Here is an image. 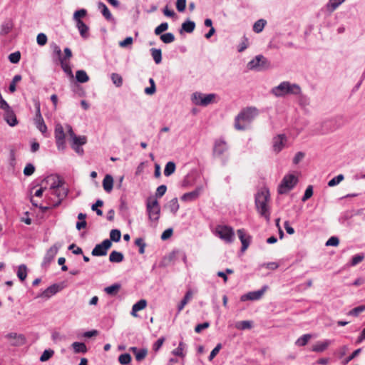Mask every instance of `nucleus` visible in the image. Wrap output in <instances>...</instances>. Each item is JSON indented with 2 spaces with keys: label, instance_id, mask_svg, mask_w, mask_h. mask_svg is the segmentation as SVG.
<instances>
[{
  "label": "nucleus",
  "instance_id": "obj_1",
  "mask_svg": "<svg viewBox=\"0 0 365 365\" xmlns=\"http://www.w3.org/2000/svg\"><path fill=\"white\" fill-rule=\"evenodd\" d=\"M259 115L255 107H247L241 110L235 118L234 127L237 130H245L253 120Z\"/></svg>",
  "mask_w": 365,
  "mask_h": 365
},
{
  "label": "nucleus",
  "instance_id": "obj_2",
  "mask_svg": "<svg viewBox=\"0 0 365 365\" xmlns=\"http://www.w3.org/2000/svg\"><path fill=\"white\" fill-rule=\"evenodd\" d=\"M270 194L269 190L263 188L255 195V207L260 216L264 217L267 222L270 220V207L269 202Z\"/></svg>",
  "mask_w": 365,
  "mask_h": 365
},
{
  "label": "nucleus",
  "instance_id": "obj_3",
  "mask_svg": "<svg viewBox=\"0 0 365 365\" xmlns=\"http://www.w3.org/2000/svg\"><path fill=\"white\" fill-rule=\"evenodd\" d=\"M271 93L276 97H284L287 95L298 96L302 94V88L297 83H292L289 81H282L277 86L271 90Z\"/></svg>",
  "mask_w": 365,
  "mask_h": 365
},
{
  "label": "nucleus",
  "instance_id": "obj_4",
  "mask_svg": "<svg viewBox=\"0 0 365 365\" xmlns=\"http://www.w3.org/2000/svg\"><path fill=\"white\" fill-rule=\"evenodd\" d=\"M146 212L150 222L158 223L160 217V206L157 199L150 196L146 200Z\"/></svg>",
  "mask_w": 365,
  "mask_h": 365
},
{
  "label": "nucleus",
  "instance_id": "obj_5",
  "mask_svg": "<svg viewBox=\"0 0 365 365\" xmlns=\"http://www.w3.org/2000/svg\"><path fill=\"white\" fill-rule=\"evenodd\" d=\"M297 178L294 175H286L278 186V193L280 195L287 193L289 191L294 188V187L297 183Z\"/></svg>",
  "mask_w": 365,
  "mask_h": 365
},
{
  "label": "nucleus",
  "instance_id": "obj_6",
  "mask_svg": "<svg viewBox=\"0 0 365 365\" xmlns=\"http://www.w3.org/2000/svg\"><path fill=\"white\" fill-rule=\"evenodd\" d=\"M216 96L215 93L205 95L202 93L195 92L192 96V101L197 106H207L214 103Z\"/></svg>",
  "mask_w": 365,
  "mask_h": 365
},
{
  "label": "nucleus",
  "instance_id": "obj_7",
  "mask_svg": "<svg viewBox=\"0 0 365 365\" xmlns=\"http://www.w3.org/2000/svg\"><path fill=\"white\" fill-rule=\"evenodd\" d=\"M269 63L267 59L262 55H258L247 63V68L250 70H256L258 71L268 68Z\"/></svg>",
  "mask_w": 365,
  "mask_h": 365
},
{
  "label": "nucleus",
  "instance_id": "obj_8",
  "mask_svg": "<svg viewBox=\"0 0 365 365\" xmlns=\"http://www.w3.org/2000/svg\"><path fill=\"white\" fill-rule=\"evenodd\" d=\"M216 233L219 237L227 243H231L235 237L234 230L232 227L227 225H218L216 227Z\"/></svg>",
  "mask_w": 365,
  "mask_h": 365
},
{
  "label": "nucleus",
  "instance_id": "obj_9",
  "mask_svg": "<svg viewBox=\"0 0 365 365\" xmlns=\"http://www.w3.org/2000/svg\"><path fill=\"white\" fill-rule=\"evenodd\" d=\"M112 242L108 239L104 240L101 243L95 246L91 252V255L96 257L105 256L108 250L110 248Z\"/></svg>",
  "mask_w": 365,
  "mask_h": 365
},
{
  "label": "nucleus",
  "instance_id": "obj_10",
  "mask_svg": "<svg viewBox=\"0 0 365 365\" xmlns=\"http://www.w3.org/2000/svg\"><path fill=\"white\" fill-rule=\"evenodd\" d=\"M54 135L57 148L59 150H63L66 148L65 133L63 128L61 124L56 125Z\"/></svg>",
  "mask_w": 365,
  "mask_h": 365
},
{
  "label": "nucleus",
  "instance_id": "obj_11",
  "mask_svg": "<svg viewBox=\"0 0 365 365\" xmlns=\"http://www.w3.org/2000/svg\"><path fill=\"white\" fill-rule=\"evenodd\" d=\"M228 149L226 141L223 139H217L215 140L212 149V155L214 158L222 156Z\"/></svg>",
  "mask_w": 365,
  "mask_h": 365
},
{
  "label": "nucleus",
  "instance_id": "obj_12",
  "mask_svg": "<svg viewBox=\"0 0 365 365\" xmlns=\"http://www.w3.org/2000/svg\"><path fill=\"white\" fill-rule=\"evenodd\" d=\"M59 246L54 245L47 250L42 262V267H46L50 264V263L53 260L55 256L56 255Z\"/></svg>",
  "mask_w": 365,
  "mask_h": 365
},
{
  "label": "nucleus",
  "instance_id": "obj_13",
  "mask_svg": "<svg viewBox=\"0 0 365 365\" xmlns=\"http://www.w3.org/2000/svg\"><path fill=\"white\" fill-rule=\"evenodd\" d=\"M239 239L242 243L241 251L245 252L251 242L252 237L245 232L244 229H240L237 231Z\"/></svg>",
  "mask_w": 365,
  "mask_h": 365
},
{
  "label": "nucleus",
  "instance_id": "obj_14",
  "mask_svg": "<svg viewBox=\"0 0 365 365\" xmlns=\"http://www.w3.org/2000/svg\"><path fill=\"white\" fill-rule=\"evenodd\" d=\"M203 188L202 186L196 187L194 190L186 192L181 197V200L184 202H192L197 200L201 193L202 192Z\"/></svg>",
  "mask_w": 365,
  "mask_h": 365
},
{
  "label": "nucleus",
  "instance_id": "obj_15",
  "mask_svg": "<svg viewBox=\"0 0 365 365\" xmlns=\"http://www.w3.org/2000/svg\"><path fill=\"white\" fill-rule=\"evenodd\" d=\"M266 289H267V287L264 286L261 289H259L257 291L248 292L247 294H244L241 297V301L258 300L262 297V295L264 294Z\"/></svg>",
  "mask_w": 365,
  "mask_h": 365
},
{
  "label": "nucleus",
  "instance_id": "obj_16",
  "mask_svg": "<svg viewBox=\"0 0 365 365\" xmlns=\"http://www.w3.org/2000/svg\"><path fill=\"white\" fill-rule=\"evenodd\" d=\"M287 141V137L284 134H279L273 138V149L276 153H279Z\"/></svg>",
  "mask_w": 365,
  "mask_h": 365
},
{
  "label": "nucleus",
  "instance_id": "obj_17",
  "mask_svg": "<svg viewBox=\"0 0 365 365\" xmlns=\"http://www.w3.org/2000/svg\"><path fill=\"white\" fill-rule=\"evenodd\" d=\"M6 338L10 341L13 346H21L25 344L26 339L22 334H17L16 333H10L6 334Z\"/></svg>",
  "mask_w": 365,
  "mask_h": 365
},
{
  "label": "nucleus",
  "instance_id": "obj_18",
  "mask_svg": "<svg viewBox=\"0 0 365 365\" xmlns=\"http://www.w3.org/2000/svg\"><path fill=\"white\" fill-rule=\"evenodd\" d=\"M68 192V189L62 186L51 192V195H55L58 198V201L53 204L54 207H57L61 203L62 200L67 196Z\"/></svg>",
  "mask_w": 365,
  "mask_h": 365
},
{
  "label": "nucleus",
  "instance_id": "obj_19",
  "mask_svg": "<svg viewBox=\"0 0 365 365\" xmlns=\"http://www.w3.org/2000/svg\"><path fill=\"white\" fill-rule=\"evenodd\" d=\"M63 289L60 284H53L46 289L41 294V297L45 298H50L51 296L56 294Z\"/></svg>",
  "mask_w": 365,
  "mask_h": 365
},
{
  "label": "nucleus",
  "instance_id": "obj_20",
  "mask_svg": "<svg viewBox=\"0 0 365 365\" xmlns=\"http://www.w3.org/2000/svg\"><path fill=\"white\" fill-rule=\"evenodd\" d=\"M5 111L4 119L10 126H15L17 125L18 121L14 112L11 107L8 109H3Z\"/></svg>",
  "mask_w": 365,
  "mask_h": 365
},
{
  "label": "nucleus",
  "instance_id": "obj_21",
  "mask_svg": "<svg viewBox=\"0 0 365 365\" xmlns=\"http://www.w3.org/2000/svg\"><path fill=\"white\" fill-rule=\"evenodd\" d=\"M51 48L53 51V61L55 63H58V62L65 59V58H63L62 56V52L61 48L55 43H53L51 45Z\"/></svg>",
  "mask_w": 365,
  "mask_h": 365
},
{
  "label": "nucleus",
  "instance_id": "obj_22",
  "mask_svg": "<svg viewBox=\"0 0 365 365\" xmlns=\"http://www.w3.org/2000/svg\"><path fill=\"white\" fill-rule=\"evenodd\" d=\"M129 350L135 355V359L138 361H143L145 358L148 353L146 349H138L135 346L130 347Z\"/></svg>",
  "mask_w": 365,
  "mask_h": 365
},
{
  "label": "nucleus",
  "instance_id": "obj_23",
  "mask_svg": "<svg viewBox=\"0 0 365 365\" xmlns=\"http://www.w3.org/2000/svg\"><path fill=\"white\" fill-rule=\"evenodd\" d=\"M76 27L78 29L80 35L83 38H88L89 28L82 20H78V23H76Z\"/></svg>",
  "mask_w": 365,
  "mask_h": 365
},
{
  "label": "nucleus",
  "instance_id": "obj_24",
  "mask_svg": "<svg viewBox=\"0 0 365 365\" xmlns=\"http://www.w3.org/2000/svg\"><path fill=\"white\" fill-rule=\"evenodd\" d=\"M103 187L106 192H110L113 187V178L110 175H106L103 180Z\"/></svg>",
  "mask_w": 365,
  "mask_h": 365
},
{
  "label": "nucleus",
  "instance_id": "obj_25",
  "mask_svg": "<svg viewBox=\"0 0 365 365\" xmlns=\"http://www.w3.org/2000/svg\"><path fill=\"white\" fill-rule=\"evenodd\" d=\"M98 8L99 10H101L103 16L108 21L114 20L113 18V16L111 13L110 12L109 9L106 6V5L103 2H98Z\"/></svg>",
  "mask_w": 365,
  "mask_h": 365
},
{
  "label": "nucleus",
  "instance_id": "obj_26",
  "mask_svg": "<svg viewBox=\"0 0 365 365\" xmlns=\"http://www.w3.org/2000/svg\"><path fill=\"white\" fill-rule=\"evenodd\" d=\"M192 292L188 290L180 303L178 306V313H180L184 308V307L188 303V302L192 298Z\"/></svg>",
  "mask_w": 365,
  "mask_h": 365
},
{
  "label": "nucleus",
  "instance_id": "obj_27",
  "mask_svg": "<svg viewBox=\"0 0 365 365\" xmlns=\"http://www.w3.org/2000/svg\"><path fill=\"white\" fill-rule=\"evenodd\" d=\"M124 259V256L123 253L113 250L110 252L109 255V260L113 263H119L121 262Z\"/></svg>",
  "mask_w": 365,
  "mask_h": 365
},
{
  "label": "nucleus",
  "instance_id": "obj_28",
  "mask_svg": "<svg viewBox=\"0 0 365 365\" xmlns=\"http://www.w3.org/2000/svg\"><path fill=\"white\" fill-rule=\"evenodd\" d=\"M35 125L36 128L44 135L47 131V126L44 123L43 118L42 116L37 118H34Z\"/></svg>",
  "mask_w": 365,
  "mask_h": 365
},
{
  "label": "nucleus",
  "instance_id": "obj_29",
  "mask_svg": "<svg viewBox=\"0 0 365 365\" xmlns=\"http://www.w3.org/2000/svg\"><path fill=\"white\" fill-rule=\"evenodd\" d=\"M151 56L156 64H159L162 61V51L160 48H152L150 50Z\"/></svg>",
  "mask_w": 365,
  "mask_h": 365
},
{
  "label": "nucleus",
  "instance_id": "obj_30",
  "mask_svg": "<svg viewBox=\"0 0 365 365\" xmlns=\"http://www.w3.org/2000/svg\"><path fill=\"white\" fill-rule=\"evenodd\" d=\"M147 305V302L145 299H140L136 302L132 307L131 314L136 316L135 312L143 309Z\"/></svg>",
  "mask_w": 365,
  "mask_h": 365
},
{
  "label": "nucleus",
  "instance_id": "obj_31",
  "mask_svg": "<svg viewBox=\"0 0 365 365\" xmlns=\"http://www.w3.org/2000/svg\"><path fill=\"white\" fill-rule=\"evenodd\" d=\"M168 207L173 215H175L180 208L178 198L174 197L170 200L168 203Z\"/></svg>",
  "mask_w": 365,
  "mask_h": 365
},
{
  "label": "nucleus",
  "instance_id": "obj_32",
  "mask_svg": "<svg viewBox=\"0 0 365 365\" xmlns=\"http://www.w3.org/2000/svg\"><path fill=\"white\" fill-rule=\"evenodd\" d=\"M72 348L75 353H86L87 351V347L83 342L75 341L71 344Z\"/></svg>",
  "mask_w": 365,
  "mask_h": 365
},
{
  "label": "nucleus",
  "instance_id": "obj_33",
  "mask_svg": "<svg viewBox=\"0 0 365 365\" xmlns=\"http://www.w3.org/2000/svg\"><path fill=\"white\" fill-rule=\"evenodd\" d=\"M344 1L345 0H329V2L327 4V9L329 12L331 13Z\"/></svg>",
  "mask_w": 365,
  "mask_h": 365
},
{
  "label": "nucleus",
  "instance_id": "obj_34",
  "mask_svg": "<svg viewBox=\"0 0 365 365\" xmlns=\"http://www.w3.org/2000/svg\"><path fill=\"white\" fill-rule=\"evenodd\" d=\"M329 345V341H324L318 342L317 344L313 346L312 350L314 352H322L327 349Z\"/></svg>",
  "mask_w": 365,
  "mask_h": 365
},
{
  "label": "nucleus",
  "instance_id": "obj_35",
  "mask_svg": "<svg viewBox=\"0 0 365 365\" xmlns=\"http://www.w3.org/2000/svg\"><path fill=\"white\" fill-rule=\"evenodd\" d=\"M76 78L79 83H86L89 81V77L83 70H78L76 73Z\"/></svg>",
  "mask_w": 365,
  "mask_h": 365
},
{
  "label": "nucleus",
  "instance_id": "obj_36",
  "mask_svg": "<svg viewBox=\"0 0 365 365\" xmlns=\"http://www.w3.org/2000/svg\"><path fill=\"white\" fill-rule=\"evenodd\" d=\"M195 28V23L192 21H185L182 24V30L187 33H192Z\"/></svg>",
  "mask_w": 365,
  "mask_h": 365
},
{
  "label": "nucleus",
  "instance_id": "obj_37",
  "mask_svg": "<svg viewBox=\"0 0 365 365\" xmlns=\"http://www.w3.org/2000/svg\"><path fill=\"white\" fill-rule=\"evenodd\" d=\"M266 24H267V21L264 19H261L257 20L256 22H255V24L253 25V31L257 34L262 32L263 31Z\"/></svg>",
  "mask_w": 365,
  "mask_h": 365
},
{
  "label": "nucleus",
  "instance_id": "obj_38",
  "mask_svg": "<svg viewBox=\"0 0 365 365\" xmlns=\"http://www.w3.org/2000/svg\"><path fill=\"white\" fill-rule=\"evenodd\" d=\"M120 284L116 283V284H113L110 286L106 287L104 289V291L106 294L113 296L118 293V292L120 290Z\"/></svg>",
  "mask_w": 365,
  "mask_h": 365
},
{
  "label": "nucleus",
  "instance_id": "obj_39",
  "mask_svg": "<svg viewBox=\"0 0 365 365\" xmlns=\"http://www.w3.org/2000/svg\"><path fill=\"white\" fill-rule=\"evenodd\" d=\"M58 63H60L61 65V67L62 68V70L70 77L73 78V72H72V69L69 65V63H68L67 61H65V59L58 62Z\"/></svg>",
  "mask_w": 365,
  "mask_h": 365
},
{
  "label": "nucleus",
  "instance_id": "obj_40",
  "mask_svg": "<svg viewBox=\"0 0 365 365\" xmlns=\"http://www.w3.org/2000/svg\"><path fill=\"white\" fill-rule=\"evenodd\" d=\"M17 277L21 281H24L27 277V267L25 264H21L18 267Z\"/></svg>",
  "mask_w": 365,
  "mask_h": 365
},
{
  "label": "nucleus",
  "instance_id": "obj_41",
  "mask_svg": "<svg viewBox=\"0 0 365 365\" xmlns=\"http://www.w3.org/2000/svg\"><path fill=\"white\" fill-rule=\"evenodd\" d=\"M312 338V335L309 334H306L299 337L295 342V344L298 346H305L309 340Z\"/></svg>",
  "mask_w": 365,
  "mask_h": 365
},
{
  "label": "nucleus",
  "instance_id": "obj_42",
  "mask_svg": "<svg viewBox=\"0 0 365 365\" xmlns=\"http://www.w3.org/2000/svg\"><path fill=\"white\" fill-rule=\"evenodd\" d=\"M13 29V23L11 21H8L1 25L0 34L1 35H6Z\"/></svg>",
  "mask_w": 365,
  "mask_h": 365
},
{
  "label": "nucleus",
  "instance_id": "obj_43",
  "mask_svg": "<svg viewBox=\"0 0 365 365\" xmlns=\"http://www.w3.org/2000/svg\"><path fill=\"white\" fill-rule=\"evenodd\" d=\"M175 170V163L170 161L168 162L165 167L164 169V175L165 176H170L172 175Z\"/></svg>",
  "mask_w": 365,
  "mask_h": 365
},
{
  "label": "nucleus",
  "instance_id": "obj_44",
  "mask_svg": "<svg viewBox=\"0 0 365 365\" xmlns=\"http://www.w3.org/2000/svg\"><path fill=\"white\" fill-rule=\"evenodd\" d=\"M160 38L165 43H170L173 42L175 39L174 34L172 33H166L161 34Z\"/></svg>",
  "mask_w": 365,
  "mask_h": 365
},
{
  "label": "nucleus",
  "instance_id": "obj_45",
  "mask_svg": "<svg viewBox=\"0 0 365 365\" xmlns=\"http://www.w3.org/2000/svg\"><path fill=\"white\" fill-rule=\"evenodd\" d=\"M121 237V232L119 230L113 229L110 232V242L113 241L115 242H118L120 241Z\"/></svg>",
  "mask_w": 365,
  "mask_h": 365
},
{
  "label": "nucleus",
  "instance_id": "obj_46",
  "mask_svg": "<svg viewBox=\"0 0 365 365\" xmlns=\"http://www.w3.org/2000/svg\"><path fill=\"white\" fill-rule=\"evenodd\" d=\"M87 139L84 135L82 136H75L74 138L72 139V145H78L81 146L86 143Z\"/></svg>",
  "mask_w": 365,
  "mask_h": 365
},
{
  "label": "nucleus",
  "instance_id": "obj_47",
  "mask_svg": "<svg viewBox=\"0 0 365 365\" xmlns=\"http://www.w3.org/2000/svg\"><path fill=\"white\" fill-rule=\"evenodd\" d=\"M365 312V304L356 307L348 312L349 316L358 317L361 312Z\"/></svg>",
  "mask_w": 365,
  "mask_h": 365
},
{
  "label": "nucleus",
  "instance_id": "obj_48",
  "mask_svg": "<svg viewBox=\"0 0 365 365\" xmlns=\"http://www.w3.org/2000/svg\"><path fill=\"white\" fill-rule=\"evenodd\" d=\"M111 80L117 87H120L123 84V78L120 75L116 73L111 74Z\"/></svg>",
  "mask_w": 365,
  "mask_h": 365
},
{
  "label": "nucleus",
  "instance_id": "obj_49",
  "mask_svg": "<svg viewBox=\"0 0 365 365\" xmlns=\"http://www.w3.org/2000/svg\"><path fill=\"white\" fill-rule=\"evenodd\" d=\"M130 361H131V356L128 353L120 354L118 357V361L122 365H127V364H130Z\"/></svg>",
  "mask_w": 365,
  "mask_h": 365
},
{
  "label": "nucleus",
  "instance_id": "obj_50",
  "mask_svg": "<svg viewBox=\"0 0 365 365\" xmlns=\"http://www.w3.org/2000/svg\"><path fill=\"white\" fill-rule=\"evenodd\" d=\"M236 328L240 330L250 329L252 328V322L250 321H241L237 323Z\"/></svg>",
  "mask_w": 365,
  "mask_h": 365
},
{
  "label": "nucleus",
  "instance_id": "obj_51",
  "mask_svg": "<svg viewBox=\"0 0 365 365\" xmlns=\"http://www.w3.org/2000/svg\"><path fill=\"white\" fill-rule=\"evenodd\" d=\"M185 347V344L182 341H180L178 346L174 349L172 353L175 356L184 357L185 354H183V350Z\"/></svg>",
  "mask_w": 365,
  "mask_h": 365
},
{
  "label": "nucleus",
  "instance_id": "obj_52",
  "mask_svg": "<svg viewBox=\"0 0 365 365\" xmlns=\"http://www.w3.org/2000/svg\"><path fill=\"white\" fill-rule=\"evenodd\" d=\"M21 80V75H16L14 76L10 85H9V91L11 93H14L16 91V83L19 82Z\"/></svg>",
  "mask_w": 365,
  "mask_h": 365
},
{
  "label": "nucleus",
  "instance_id": "obj_53",
  "mask_svg": "<svg viewBox=\"0 0 365 365\" xmlns=\"http://www.w3.org/2000/svg\"><path fill=\"white\" fill-rule=\"evenodd\" d=\"M168 29V24L167 22H164L158 26L154 31L155 35L159 36L161 35L163 32L165 31Z\"/></svg>",
  "mask_w": 365,
  "mask_h": 365
},
{
  "label": "nucleus",
  "instance_id": "obj_54",
  "mask_svg": "<svg viewBox=\"0 0 365 365\" xmlns=\"http://www.w3.org/2000/svg\"><path fill=\"white\" fill-rule=\"evenodd\" d=\"M135 245L139 247V253L143 255L145 253V248L146 244L145 243L143 238H137L135 240Z\"/></svg>",
  "mask_w": 365,
  "mask_h": 365
},
{
  "label": "nucleus",
  "instance_id": "obj_55",
  "mask_svg": "<svg viewBox=\"0 0 365 365\" xmlns=\"http://www.w3.org/2000/svg\"><path fill=\"white\" fill-rule=\"evenodd\" d=\"M344 177L342 174H339L337 176L334 177L331 180H330L328 182V185L329 187H334L338 185L340 182L344 180Z\"/></svg>",
  "mask_w": 365,
  "mask_h": 365
},
{
  "label": "nucleus",
  "instance_id": "obj_56",
  "mask_svg": "<svg viewBox=\"0 0 365 365\" xmlns=\"http://www.w3.org/2000/svg\"><path fill=\"white\" fill-rule=\"evenodd\" d=\"M166 190H167L166 185H160L157 188L155 197H153L155 199L160 198L161 197H163L165 195V193L166 192Z\"/></svg>",
  "mask_w": 365,
  "mask_h": 365
},
{
  "label": "nucleus",
  "instance_id": "obj_57",
  "mask_svg": "<svg viewBox=\"0 0 365 365\" xmlns=\"http://www.w3.org/2000/svg\"><path fill=\"white\" fill-rule=\"evenodd\" d=\"M64 185V181L63 180L61 179L60 178L58 177L57 180H55L51 185L50 187V190L51 192L53 191L54 190L56 189H58L60 187H61L62 186H63Z\"/></svg>",
  "mask_w": 365,
  "mask_h": 365
},
{
  "label": "nucleus",
  "instance_id": "obj_58",
  "mask_svg": "<svg viewBox=\"0 0 365 365\" xmlns=\"http://www.w3.org/2000/svg\"><path fill=\"white\" fill-rule=\"evenodd\" d=\"M54 354L51 349L45 350L40 357V361L43 362L48 361Z\"/></svg>",
  "mask_w": 365,
  "mask_h": 365
},
{
  "label": "nucleus",
  "instance_id": "obj_59",
  "mask_svg": "<svg viewBox=\"0 0 365 365\" xmlns=\"http://www.w3.org/2000/svg\"><path fill=\"white\" fill-rule=\"evenodd\" d=\"M87 14V11L86 9H82L80 10H78L75 11L73 14V20L76 21V23H78V20H81V17H84Z\"/></svg>",
  "mask_w": 365,
  "mask_h": 365
},
{
  "label": "nucleus",
  "instance_id": "obj_60",
  "mask_svg": "<svg viewBox=\"0 0 365 365\" xmlns=\"http://www.w3.org/2000/svg\"><path fill=\"white\" fill-rule=\"evenodd\" d=\"M35 172V167L32 163L26 164L24 169V174L26 176H30Z\"/></svg>",
  "mask_w": 365,
  "mask_h": 365
},
{
  "label": "nucleus",
  "instance_id": "obj_61",
  "mask_svg": "<svg viewBox=\"0 0 365 365\" xmlns=\"http://www.w3.org/2000/svg\"><path fill=\"white\" fill-rule=\"evenodd\" d=\"M20 58H21V53L19 51H16L14 53H11L9 56V59L10 62H11L12 63H19L20 61Z\"/></svg>",
  "mask_w": 365,
  "mask_h": 365
},
{
  "label": "nucleus",
  "instance_id": "obj_62",
  "mask_svg": "<svg viewBox=\"0 0 365 365\" xmlns=\"http://www.w3.org/2000/svg\"><path fill=\"white\" fill-rule=\"evenodd\" d=\"M364 259V254H358V255H354L351 259V266H356V264H358L359 263L362 262Z\"/></svg>",
  "mask_w": 365,
  "mask_h": 365
},
{
  "label": "nucleus",
  "instance_id": "obj_63",
  "mask_svg": "<svg viewBox=\"0 0 365 365\" xmlns=\"http://www.w3.org/2000/svg\"><path fill=\"white\" fill-rule=\"evenodd\" d=\"M37 43L39 46H44L47 43V36L43 33H40L36 37Z\"/></svg>",
  "mask_w": 365,
  "mask_h": 365
},
{
  "label": "nucleus",
  "instance_id": "obj_64",
  "mask_svg": "<svg viewBox=\"0 0 365 365\" xmlns=\"http://www.w3.org/2000/svg\"><path fill=\"white\" fill-rule=\"evenodd\" d=\"M313 195V187L312 185H309L304 192V196L302 198V200L303 202L307 201L308 199H309Z\"/></svg>",
  "mask_w": 365,
  "mask_h": 365
}]
</instances>
